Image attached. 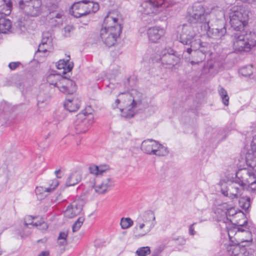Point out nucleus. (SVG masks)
<instances>
[{
  "instance_id": "1",
  "label": "nucleus",
  "mask_w": 256,
  "mask_h": 256,
  "mask_svg": "<svg viewBox=\"0 0 256 256\" xmlns=\"http://www.w3.org/2000/svg\"><path fill=\"white\" fill-rule=\"evenodd\" d=\"M189 23L182 26L178 37L180 42L184 44L190 46V48L186 49V52L190 54L192 51L198 56H201L200 61L204 58L207 50L206 49L204 43L201 42L202 34L198 31L196 25ZM200 60L198 61V63Z\"/></svg>"
},
{
  "instance_id": "2",
  "label": "nucleus",
  "mask_w": 256,
  "mask_h": 256,
  "mask_svg": "<svg viewBox=\"0 0 256 256\" xmlns=\"http://www.w3.org/2000/svg\"><path fill=\"white\" fill-rule=\"evenodd\" d=\"M114 12H110L104 18L100 37L104 44L110 47L114 44L120 36L122 26Z\"/></svg>"
},
{
  "instance_id": "3",
  "label": "nucleus",
  "mask_w": 256,
  "mask_h": 256,
  "mask_svg": "<svg viewBox=\"0 0 256 256\" xmlns=\"http://www.w3.org/2000/svg\"><path fill=\"white\" fill-rule=\"evenodd\" d=\"M250 15L251 12L248 10L242 14L241 23L245 28L241 30V48L244 51H249L256 45V34L246 29Z\"/></svg>"
},
{
  "instance_id": "4",
  "label": "nucleus",
  "mask_w": 256,
  "mask_h": 256,
  "mask_svg": "<svg viewBox=\"0 0 256 256\" xmlns=\"http://www.w3.org/2000/svg\"><path fill=\"white\" fill-rule=\"evenodd\" d=\"M48 82L53 85L62 93L72 94L76 91V86L74 81L57 74H51L46 78Z\"/></svg>"
},
{
  "instance_id": "5",
  "label": "nucleus",
  "mask_w": 256,
  "mask_h": 256,
  "mask_svg": "<svg viewBox=\"0 0 256 256\" xmlns=\"http://www.w3.org/2000/svg\"><path fill=\"white\" fill-rule=\"evenodd\" d=\"M99 9L98 2L90 0H82L74 2L70 8V13L75 18L86 16L90 12H96Z\"/></svg>"
},
{
  "instance_id": "6",
  "label": "nucleus",
  "mask_w": 256,
  "mask_h": 256,
  "mask_svg": "<svg viewBox=\"0 0 256 256\" xmlns=\"http://www.w3.org/2000/svg\"><path fill=\"white\" fill-rule=\"evenodd\" d=\"M188 20L190 23L196 25V27H200L209 18L210 15L209 11L206 10L202 4L200 3H195L191 8L188 10Z\"/></svg>"
},
{
  "instance_id": "7",
  "label": "nucleus",
  "mask_w": 256,
  "mask_h": 256,
  "mask_svg": "<svg viewBox=\"0 0 256 256\" xmlns=\"http://www.w3.org/2000/svg\"><path fill=\"white\" fill-rule=\"evenodd\" d=\"M240 232V225L234 224L228 228V233L230 244L226 247L228 254L231 256H240V236L238 232Z\"/></svg>"
},
{
  "instance_id": "8",
  "label": "nucleus",
  "mask_w": 256,
  "mask_h": 256,
  "mask_svg": "<svg viewBox=\"0 0 256 256\" xmlns=\"http://www.w3.org/2000/svg\"><path fill=\"white\" fill-rule=\"evenodd\" d=\"M140 148L144 152L150 155L163 156L168 154L166 147L152 139L144 140L141 144Z\"/></svg>"
},
{
  "instance_id": "9",
  "label": "nucleus",
  "mask_w": 256,
  "mask_h": 256,
  "mask_svg": "<svg viewBox=\"0 0 256 256\" xmlns=\"http://www.w3.org/2000/svg\"><path fill=\"white\" fill-rule=\"evenodd\" d=\"M168 5L166 0H148L142 3L140 11L146 14H157Z\"/></svg>"
},
{
  "instance_id": "10",
  "label": "nucleus",
  "mask_w": 256,
  "mask_h": 256,
  "mask_svg": "<svg viewBox=\"0 0 256 256\" xmlns=\"http://www.w3.org/2000/svg\"><path fill=\"white\" fill-rule=\"evenodd\" d=\"M250 224L246 218L243 224H241V256H251L246 248L250 246L252 242V234L249 230Z\"/></svg>"
},
{
  "instance_id": "11",
  "label": "nucleus",
  "mask_w": 256,
  "mask_h": 256,
  "mask_svg": "<svg viewBox=\"0 0 256 256\" xmlns=\"http://www.w3.org/2000/svg\"><path fill=\"white\" fill-rule=\"evenodd\" d=\"M94 119V116L91 112H86V110L78 114L74 124L76 133L86 132L93 123Z\"/></svg>"
},
{
  "instance_id": "12",
  "label": "nucleus",
  "mask_w": 256,
  "mask_h": 256,
  "mask_svg": "<svg viewBox=\"0 0 256 256\" xmlns=\"http://www.w3.org/2000/svg\"><path fill=\"white\" fill-rule=\"evenodd\" d=\"M19 5L23 12L28 16L36 17L41 12L42 2L40 0H21Z\"/></svg>"
},
{
  "instance_id": "13",
  "label": "nucleus",
  "mask_w": 256,
  "mask_h": 256,
  "mask_svg": "<svg viewBox=\"0 0 256 256\" xmlns=\"http://www.w3.org/2000/svg\"><path fill=\"white\" fill-rule=\"evenodd\" d=\"M240 12L237 10H234L230 14V24L232 28L234 30L237 31L236 33H234L232 36V41L233 43V48L235 51H240V33L238 32L240 30Z\"/></svg>"
},
{
  "instance_id": "14",
  "label": "nucleus",
  "mask_w": 256,
  "mask_h": 256,
  "mask_svg": "<svg viewBox=\"0 0 256 256\" xmlns=\"http://www.w3.org/2000/svg\"><path fill=\"white\" fill-rule=\"evenodd\" d=\"M160 61L162 66L166 68H172L180 62V58L177 56L173 50L164 49L160 54Z\"/></svg>"
},
{
  "instance_id": "15",
  "label": "nucleus",
  "mask_w": 256,
  "mask_h": 256,
  "mask_svg": "<svg viewBox=\"0 0 256 256\" xmlns=\"http://www.w3.org/2000/svg\"><path fill=\"white\" fill-rule=\"evenodd\" d=\"M247 149L246 162L248 166L252 168L256 172V135L250 142V148H247Z\"/></svg>"
},
{
  "instance_id": "16",
  "label": "nucleus",
  "mask_w": 256,
  "mask_h": 256,
  "mask_svg": "<svg viewBox=\"0 0 256 256\" xmlns=\"http://www.w3.org/2000/svg\"><path fill=\"white\" fill-rule=\"evenodd\" d=\"M210 19L203 24H200L201 30L206 32L209 37H214L216 38H220L224 36L226 32V28L224 26L222 28H210L209 26Z\"/></svg>"
},
{
  "instance_id": "17",
  "label": "nucleus",
  "mask_w": 256,
  "mask_h": 256,
  "mask_svg": "<svg viewBox=\"0 0 256 256\" xmlns=\"http://www.w3.org/2000/svg\"><path fill=\"white\" fill-rule=\"evenodd\" d=\"M84 206V202L81 200L74 201L69 206L64 212L66 217L70 218H73L78 215L82 211Z\"/></svg>"
},
{
  "instance_id": "18",
  "label": "nucleus",
  "mask_w": 256,
  "mask_h": 256,
  "mask_svg": "<svg viewBox=\"0 0 256 256\" xmlns=\"http://www.w3.org/2000/svg\"><path fill=\"white\" fill-rule=\"evenodd\" d=\"M241 186H248L253 190H256V178L252 172L241 168Z\"/></svg>"
},
{
  "instance_id": "19",
  "label": "nucleus",
  "mask_w": 256,
  "mask_h": 256,
  "mask_svg": "<svg viewBox=\"0 0 256 256\" xmlns=\"http://www.w3.org/2000/svg\"><path fill=\"white\" fill-rule=\"evenodd\" d=\"M66 94V100L64 102V108L70 112H74L76 111L80 106V100L76 96H74L73 94Z\"/></svg>"
},
{
  "instance_id": "20",
  "label": "nucleus",
  "mask_w": 256,
  "mask_h": 256,
  "mask_svg": "<svg viewBox=\"0 0 256 256\" xmlns=\"http://www.w3.org/2000/svg\"><path fill=\"white\" fill-rule=\"evenodd\" d=\"M220 186L221 192L222 194L227 197H229L232 199L237 197L238 192V188L232 185L228 186V183L224 180L220 182Z\"/></svg>"
},
{
  "instance_id": "21",
  "label": "nucleus",
  "mask_w": 256,
  "mask_h": 256,
  "mask_svg": "<svg viewBox=\"0 0 256 256\" xmlns=\"http://www.w3.org/2000/svg\"><path fill=\"white\" fill-rule=\"evenodd\" d=\"M114 186V181L110 178L104 180L101 184L92 186V188L98 194H104Z\"/></svg>"
},
{
  "instance_id": "22",
  "label": "nucleus",
  "mask_w": 256,
  "mask_h": 256,
  "mask_svg": "<svg viewBox=\"0 0 256 256\" xmlns=\"http://www.w3.org/2000/svg\"><path fill=\"white\" fill-rule=\"evenodd\" d=\"M147 34L149 40L156 43L164 35L165 30L159 26H154L149 28Z\"/></svg>"
},
{
  "instance_id": "23",
  "label": "nucleus",
  "mask_w": 256,
  "mask_h": 256,
  "mask_svg": "<svg viewBox=\"0 0 256 256\" xmlns=\"http://www.w3.org/2000/svg\"><path fill=\"white\" fill-rule=\"evenodd\" d=\"M136 222H140L144 224L154 227L156 225V217L154 212L149 210L146 211L143 214L139 215L136 220Z\"/></svg>"
},
{
  "instance_id": "24",
  "label": "nucleus",
  "mask_w": 256,
  "mask_h": 256,
  "mask_svg": "<svg viewBox=\"0 0 256 256\" xmlns=\"http://www.w3.org/2000/svg\"><path fill=\"white\" fill-rule=\"evenodd\" d=\"M120 94H124L127 98H132L131 100H132V108L140 104L142 98V94L136 90H132L130 92L120 93L119 95Z\"/></svg>"
},
{
  "instance_id": "25",
  "label": "nucleus",
  "mask_w": 256,
  "mask_h": 256,
  "mask_svg": "<svg viewBox=\"0 0 256 256\" xmlns=\"http://www.w3.org/2000/svg\"><path fill=\"white\" fill-rule=\"evenodd\" d=\"M110 170V166L106 164L96 166L92 164L90 166L89 171L90 174L96 176H102L104 173Z\"/></svg>"
},
{
  "instance_id": "26",
  "label": "nucleus",
  "mask_w": 256,
  "mask_h": 256,
  "mask_svg": "<svg viewBox=\"0 0 256 256\" xmlns=\"http://www.w3.org/2000/svg\"><path fill=\"white\" fill-rule=\"evenodd\" d=\"M136 226L134 229L136 231H140V233L136 236L138 238L142 237L150 232L154 228L153 226H148L146 224H144L140 222L135 221Z\"/></svg>"
},
{
  "instance_id": "27",
  "label": "nucleus",
  "mask_w": 256,
  "mask_h": 256,
  "mask_svg": "<svg viewBox=\"0 0 256 256\" xmlns=\"http://www.w3.org/2000/svg\"><path fill=\"white\" fill-rule=\"evenodd\" d=\"M70 56H68V59L66 60H60L56 64L58 69H63V74L70 72L73 68V64L70 63Z\"/></svg>"
},
{
  "instance_id": "28",
  "label": "nucleus",
  "mask_w": 256,
  "mask_h": 256,
  "mask_svg": "<svg viewBox=\"0 0 256 256\" xmlns=\"http://www.w3.org/2000/svg\"><path fill=\"white\" fill-rule=\"evenodd\" d=\"M12 3L10 0H0V14L8 16L10 14Z\"/></svg>"
},
{
  "instance_id": "29",
  "label": "nucleus",
  "mask_w": 256,
  "mask_h": 256,
  "mask_svg": "<svg viewBox=\"0 0 256 256\" xmlns=\"http://www.w3.org/2000/svg\"><path fill=\"white\" fill-rule=\"evenodd\" d=\"M12 22L10 20L5 17H0V33L6 34L10 32Z\"/></svg>"
},
{
  "instance_id": "30",
  "label": "nucleus",
  "mask_w": 256,
  "mask_h": 256,
  "mask_svg": "<svg viewBox=\"0 0 256 256\" xmlns=\"http://www.w3.org/2000/svg\"><path fill=\"white\" fill-rule=\"evenodd\" d=\"M82 179L81 174L78 172H74L71 174L66 181V186H73L77 184Z\"/></svg>"
},
{
  "instance_id": "31",
  "label": "nucleus",
  "mask_w": 256,
  "mask_h": 256,
  "mask_svg": "<svg viewBox=\"0 0 256 256\" xmlns=\"http://www.w3.org/2000/svg\"><path fill=\"white\" fill-rule=\"evenodd\" d=\"M52 43V36L51 34L48 32H46L42 33V42L40 43V49L44 50L42 48L44 45H50Z\"/></svg>"
},
{
  "instance_id": "32",
  "label": "nucleus",
  "mask_w": 256,
  "mask_h": 256,
  "mask_svg": "<svg viewBox=\"0 0 256 256\" xmlns=\"http://www.w3.org/2000/svg\"><path fill=\"white\" fill-rule=\"evenodd\" d=\"M218 93L221 97L223 104L227 106L228 104L229 97L226 91L222 87H220L218 90Z\"/></svg>"
},
{
  "instance_id": "33",
  "label": "nucleus",
  "mask_w": 256,
  "mask_h": 256,
  "mask_svg": "<svg viewBox=\"0 0 256 256\" xmlns=\"http://www.w3.org/2000/svg\"><path fill=\"white\" fill-rule=\"evenodd\" d=\"M250 206V198L248 196L241 197V208L246 210V212Z\"/></svg>"
},
{
  "instance_id": "34",
  "label": "nucleus",
  "mask_w": 256,
  "mask_h": 256,
  "mask_svg": "<svg viewBox=\"0 0 256 256\" xmlns=\"http://www.w3.org/2000/svg\"><path fill=\"white\" fill-rule=\"evenodd\" d=\"M229 206L226 202H224L220 204H218L214 210L215 214H219L220 210H222V215L223 216H226V210H228Z\"/></svg>"
},
{
  "instance_id": "35",
  "label": "nucleus",
  "mask_w": 256,
  "mask_h": 256,
  "mask_svg": "<svg viewBox=\"0 0 256 256\" xmlns=\"http://www.w3.org/2000/svg\"><path fill=\"white\" fill-rule=\"evenodd\" d=\"M133 221L130 218H122L120 221V226L122 229H126L132 226Z\"/></svg>"
},
{
  "instance_id": "36",
  "label": "nucleus",
  "mask_w": 256,
  "mask_h": 256,
  "mask_svg": "<svg viewBox=\"0 0 256 256\" xmlns=\"http://www.w3.org/2000/svg\"><path fill=\"white\" fill-rule=\"evenodd\" d=\"M150 254V250L148 246L139 248L136 251V254L138 256H146Z\"/></svg>"
},
{
  "instance_id": "37",
  "label": "nucleus",
  "mask_w": 256,
  "mask_h": 256,
  "mask_svg": "<svg viewBox=\"0 0 256 256\" xmlns=\"http://www.w3.org/2000/svg\"><path fill=\"white\" fill-rule=\"evenodd\" d=\"M59 184V182L56 179H54L51 181L50 186L48 188H46L44 192H50L55 190Z\"/></svg>"
},
{
  "instance_id": "38",
  "label": "nucleus",
  "mask_w": 256,
  "mask_h": 256,
  "mask_svg": "<svg viewBox=\"0 0 256 256\" xmlns=\"http://www.w3.org/2000/svg\"><path fill=\"white\" fill-rule=\"evenodd\" d=\"M84 220V218L83 216L79 217L72 226V231L75 232L78 230L82 226Z\"/></svg>"
},
{
  "instance_id": "39",
  "label": "nucleus",
  "mask_w": 256,
  "mask_h": 256,
  "mask_svg": "<svg viewBox=\"0 0 256 256\" xmlns=\"http://www.w3.org/2000/svg\"><path fill=\"white\" fill-rule=\"evenodd\" d=\"M252 74V67L248 66L241 69V74L244 76H249Z\"/></svg>"
},
{
  "instance_id": "40",
  "label": "nucleus",
  "mask_w": 256,
  "mask_h": 256,
  "mask_svg": "<svg viewBox=\"0 0 256 256\" xmlns=\"http://www.w3.org/2000/svg\"><path fill=\"white\" fill-rule=\"evenodd\" d=\"M32 226H39V229L42 230H46L48 228V224L45 222L43 220H40V222H30Z\"/></svg>"
},
{
  "instance_id": "41",
  "label": "nucleus",
  "mask_w": 256,
  "mask_h": 256,
  "mask_svg": "<svg viewBox=\"0 0 256 256\" xmlns=\"http://www.w3.org/2000/svg\"><path fill=\"white\" fill-rule=\"evenodd\" d=\"M74 30V28L72 25H67L64 28V36L66 38L70 37L71 32Z\"/></svg>"
},
{
  "instance_id": "42",
  "label": "nucleus",
  "mask_w": 256,
  "mask_h": 256,
  "mask_svg": "<svg viewBox=\"0 0 256 256\" xmlns=\"http://www.w3.org/2000/svg\"><path fill=\"white\" fill-rule=\"evenodd\" d=\"M46 6L50 11V14L51 12H53L55 10L58 8V5L57 2H51L50 0H48L46 3Z\"/></svg>"
},
{
  "instance_id": "43",
  "label": "nucleus",
  "mask_w": 256,
  "mask_h": 256,
  "mask_svg": "<svg viewBox=\"0 0 256 256\" xmlns=\"http://www.w3.org/2000/svg\"><path fill=\"white\" fill-rule=\"evenodd\" d=\"M226 217L225 221L228 220V216H234L237 213V211L233 207L229 206L228 210L226 211Z\"/></svg>"
},
{
  "instance_id": "44",
  "label": "nucleus",
  "mask_w": 256,
  "mask_h": 256,
  "mask_svg": "<svg viewBox=\"0 0 256 256\" xmlns=\"http://www.w3.org/2000/svg\"><path fill=\"white\" fill-rule=\"evenodd\" d=\"M50 23L52 26H57L62 24V20H58L52 17V18H50Z\"/></svg>"
},
{
  "instance_id": "45",
  "label": "nucleus",
  "mask_w": 256,
  "mask_h": 256,
  "mask_svg": "<svg viewBox=\"0 0 256 256\" xmlns=\"http://www.w3.org/2000/svg\"><path fill=\"white\" fill-rule=\"evenodd\" d=\"M34 218V217L32 216H28L24 218V224L25 226H27L28 224L32 225V224H30V222H34L32 220Z\"/></svg>"
},
{
  "instance_id": "46",
  "label": "nucleus",
  "mask_w": 256,
  "mask_h": 256,
  "mask_svg": "<svg viewBox=\"0 0 256 256\" xmlns=\"http://www.w3.org/2000/svg\"><path fill=\"white\" fill-rule=\"evenodd\" d=\"M21 63L19 62H11L8 64V67L11 70H15L20 65Z\"/></svg>"
},
{
  "instance_id": "47",
  "label": "nucleus",
  "mask_w": 256,
  "mask_h": 256,
  "mask_svg": "<svg viewBox=\"0 0 256 256\" xmlns=\"http://www.w3.org/2000/svg\"><path fill=\"white\" fill-rule=\"evenodd\" d=\"M46 100V98H42V94H39L38 96V98H37V101H38L37 104H38V106L41 107L42 106H40V104L44 103Z\"/></svg>"
},
{
  "instance_id": "48",
  "label": "nucleus",
  "mask_w": 256,
  "mask_h": 256,
  "mask_svg": "<svg viewBox=\"0 0 256 256\" xmlns=\"http://www.w3.org/2000/svg\"><path fill=\"white\" fill-rule=\"evenodd\" d=\"M26 24L24 22H22V19H20L17 22V26L20 28V29L22 31H24L25 30Z\"/></svg>"
},
{
  "instance_id": "49",
  "label": "nucleus",
  "mask_w": 256,
  "mask_h": 256,
  "mask_svg": "<svg viewBox=\"0 0 256 256\" xmlns=\"http://www.w3.org/2000/svg\"><path fill=\"white\" fill-rule=\"evenodd\" d=\"M64 16L62 12H58L56 14L53 13L52 14L51 13L50 14V16H52L54 18L58 19V20H62V17Z\"/></svg>"
},
{
  "instance_id": "50",
  "label": "nucleus",
  "mask_w": 256,
  "mask_h": 256,
  "mask_svg": "<svg viewBox=\"0 0 256 256\" xmlns=\"http://www.w3.org/2000/svg\"><path fill=\"white\" fill-rule=\"evenodd\" d=\"M68 233L66 232H60L59 234L58 240H66Z\"/></svg>"
},
{
  "instance_id": "51",
  "label": "nucleus",
  "mask_w": 256,
  "mask_h": 256,
  "mask_svg": "<svg viewBox=\"0 0 256 256\" xmlns=\"http://www.w3.org/2000/svg\"><path fill=\"white\" fill-rule=\"evenodd\" d=\"M217 214V216H218V221H223L224 222H225V219H226V216H223L222 215V210H220V213L219 214Z\"/></svg>"
},
{
  "instance_id": "52",
  "label": "nucleus",
  "mask_w": 256,
  "mask_h": 256,
  "mask_svg": "<svg viewBox=\"0 0 256 256\" xmlns=\"http://www.w3.org/2000/svg\"><path fill=\"white\" fill-rule=\"evenodd\" d=\"M196 224V223H193L192 224H190L188 228V232L189 234L191 236H194L196 234V232L194 230V226Z\"/></svg>"
},
{
  "instance_id": "53",
  "label": "nucleus",
  "mask_w": 256,
  "mask_h": 256,
  "mask_svg": "<svg viewBox=\"0 0 256 256\" xmlns=\"http://www.w3.org/2000/svg\"><path fill=\"white\" fill-rule=\"evenodd\" d=\"M48 46L49 45H44L42 47L43 48V50H42L40 49V44H39V46H38V51L40 52H47Z\"/></svg>"
},
{
  "instance_id": "54",
  "label": "nucleus",
  "mask_w": 256,
  "mask_h": 256,
  "mask_svg": "<svg viewBox=\"0 0 256 256\" xmlns=\"http://www.w3.org/2000/svg\"><path fill=\"white\" fill-rule=\"evenodd\" d=\"M49 254L48 251H43L38 256H49Z\"/></svg>"
},
{
  "instance_id": "55",
  "label": "nucleus",
  "mask_w": 256,
  "mask_h": 256,
  "mask_svg": "<svg viewBox=\"0 0 256 256\" xmlns=\"http://www.w3.org/2000/svg\"><path fill=\"white\" fill-rule=\"evenodd\" d=\"M59 245L64 246L66 244V240H58Z\"/></svg>"
},
{
  "instance_id": "56",
  "label": "nucleus",
  "mask_w": 256,
  "mask_h": 256,
  "mask_svg": "<svg viewBox=\"0 0 256 256\" xmlns=\"http://www.w3.org/2000/svg\"><path fill=\"white\" fill-rule=\"evenodd\" d=\"M60 172V170H56L55 171V172H54V174H56V178H62V176L59 175V174Z\"/></svg>"
},
{
  "instance_id": "57",
  "label": "nucleus",
  "mask_w": 256,
  "mask_h": 256,
  "mask_svg": "<svg viewBox=\"0 0 256 256\" xmlns=\"http://www.w3.org/2000/svg\"><path fill=\"white\" fill-rule=\"evenodd\" d=\"M5 106H7V104L6 102H2L1 104V107H3V108H4L3 110L4 112L6 111V110L4 109Z\"/></svg>"
},
{
  "instance_id": "58",
  "label": "nucleus",
  "mask_w": 256,
  "mask_h": 256,
  "mask_svg": "<svg viewBox=\"0 0 256 256\" xmlns=\"http://www.w3.org/2000/svg\"><path fill=\"white\" fill-rule=\"evenodd\" d=\"M243 0L248 2L249 4L252 3L253 2H254L255 1V0Z\"/></svg>"
},
{
  "instance_id": "59",
  "label": "nucleus",
  "mask_w": 256,
  "mask_h": 256,
  "mask_svg": "<svg viewBox=\"0 0 256 256\" xmlns=\"http://www.w3.org/2000/svg\"><path fill=\"white\" fill-rule=\"evenodd\" d=\"M120 100L119 99H116L115 102L116 103V104H118L120 103Z\"/></svg>"
},
{
  "instance_id": "60",
  "label": "nucleus",
  "mask_w": 256,
  "mask_h": 256,
  "mask_svg": "<svg viewBox=\"0 0 256 256\" xmlns=\"http://www.w3.org/2000/svg\"><path fill=\"white\" fill-rule=\"evenodd\" d=\"M20 236H22V238H23L24 237V236L22 234L20 233Z\"/></svg>"
},
{
  "instance_id": "61",
  "label": "nucleus",
  "mask_w": 256,
  "mask_h": 256,
  "mask_svg": "<svg viewBox=\"0 0 256 256\" xmlns=\"http://www.w3.org/2000/svg\"><path fill=\"white\" fill-rule=\"evenodd\" d=\"M130 78H128V82H130Z\"/></svg>"
},
{
  "instance_id": "62",
  "label": "nucleus",
  "mask_w": 256,
  "mask_h": 256,
  "mask_svg": "<svg viewBox=\"0 0 256 256\" xmlns=\"http://www.w3.org/2000/svg\"><path fill=\"white\" fill-rule=\"evenodd\" d=\"M191 63L192 64H194V61H192Z\"/></svg>"
},
{
  "instance_id": "63",
  "label": "nucleus",
  "mask_w": 256,
  "mask_h": 256,
  "mask_svg": "<svg viewBox=\"0 0 256 256\" xmlns=\"http://www.w3.org/2000/svg\"><path fill=\"white\" fill-rule=\"evenodd\" d=\"M238 174V172H237L236 173V176H237Z\"/></svg>"
},
{
  "instance_id": "64",
  "label": "nucleus",
  "mask_w": 256,
  "mask_h": 256,
  "mask_svg": "<svg viewBox=\"0 0 256 256\" xmlns=\"http://www.w3.org/2000/svg\"><path fill=\"white\" fill-rule=\"evenodd\" d=\"M242 214L246 216V214H244V212H242Z\"/></svg>"
}]
</instances>
